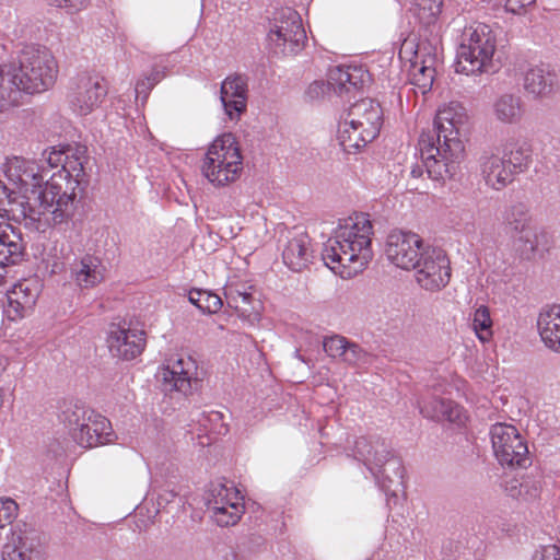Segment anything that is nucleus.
<instances>
[{
	"label": "nucleus",
	"mask_w": 560,
	"mask_h": 560,
	"mask_svg": "<svg viewBox=\"0 0 560 560\" xmlns=\"http://www.w3.org/2000/svg\"><path fill=\"white\" fill-rule=\"evenodd\" d=\"M369 73L362 67H335L329 70L327 83L323 81H315L310 84L306 90V96L310 100H316L325 95V93L332 89L338 95L349 94L351 92L360 91L369 81Z\"/></svg>",
	"instance_id": "obj_12"
},
{
	"label": "nucleus",
	"mask_w": 560,
	"mask_h": 560,
	"mask_svg": "<svg viewBox=\"0 0 560 560\" xmlns=\"http://www.w3.org/2000/svg\"><path fill=\"white\" fill-rule=\"evenodd\" d=\"M90 413H95L93 410L86 409L84 406L73 405L69 406L62 411L61 420L69 429L71 436L73 432H78L90 420Z\"/></svg>",
	"instance_id": "obj_39"
},
{
	"label": "nucleus",
	"mask_w": 560,
	"mask_h": 560,
	"mask_svg": "<svg viewBox=\"0 0 560 560\" xmlns=\"http://www.w3.org/2000/svg\"><path fill=\"white\" fill-rule=\"evenodd\" d=\"M372 234L373 225L366 213H355L342 220L325 245L323 259L326 266L345 279L361 272L373 257Z\"/></svg>",
	"instance_id": "obj_2"
},
{
	"label": "nucleus",
	"mask_w": 560,
	"mask_h": 560,
	"mask_svg": "<svg viewBox=\"0 0 560 560\" xmlns=\"http://www.w3.org/2000/svg\"><path fill=\"white\" fill-rule=\"evenodd\" d=\"M506 232L513 238L515 250L522 259H530L537 249L536 228L529 209L522 202L509 207L503 215Z\"/></svg>",
	"instance_id": "obj_8"
},
{
	"label": "nucleus",
	"mask_w": 560,
	"mask_h": 560,
	"mask_svg": "<svg viewBox=\"0 0 560 560\" xmlns=\"http://www.w3.org/2000/svg\"><path fill=\"white\" fill-rule=\"evenodd\" d=\"M311 240L306 233H299L288 241L282 253L283 262L293 271L300 272L313 258Z\"/></svg>",
	"instance_id": "obj_28"
},
{
	"label": "nucleus",
	"mask_w": 560,
	"mask_h": 560,
	"mask_svg": "<svg viewBox=\"0 0 560 560\" xmlns=\"http://www.w3.org/2000/svg\"><path fill=\"white\" fill-rule=\"evenodd\" d=\"M504 490L513 499L529 501L536 499L541 490L540 482L529 476L512 478L505 482Z\"/></svg>",
	"instance_id": "obj_36"
},
{
	"label": "nucleus",
	"mask_w": 560,
	"mask_h": 560,
	"mask_svg": "<svg viewBox=\"0 0 560 560\" xmlns=\"http://www.w3.org/2000/svg\"><path fill=\"white\" fill-rule=\"evenodd\" d=\"M467 121L468 115L460 103L451 102L438 110L432 129L419 137L421 164L411 168L413 179L422 177L424 170L433 180H445L457 173L465 153L460 133Z\"/></svg>",
	"instance_id": "obj_1"
},
{
	"label": "nucleus",
	"mask_w": 560,
	"mask_h": 560,
	"mask_svg": "<svg viewBox=\"0 0 560 560\" xmlns=\"http://www.w3.org/2000/svg\"><path fill=\"white\" fill-rule=\"evenodd\" d=\"M350 126L366 130V136L378 135L383 124L381 105L372 98H362L352 104L343 116Z\"/></svg>",
	"instance_id": "obj_21"
},
{
	"label": "nucleus",
	"mask_w": 560,
	"mask_h": 560,
	"mask_svg": "<svg viewBox=\"0 0 560 560\" xmlns=\"http://www.w3.org/2000/svg\"><path fill=\"white\" fill-rule=\"evenodd\" d=\"M37 293L26 283H18L7 294L4 314L10 320L23 318L35 305Z\"/></svg>",
	"instance_id": "obj_29"
},
{
	"label": "nucleus",
	"mask_w": 560,
	"mask_h": 560,
	"mask_svg": "<svg viewBox=\"0 0 560 560\" xmlns=\"http://www.w3.org/2000/svg\"><path fill=\"white\" fill-rule=\"evenodd\" d=\"M472 328L480 341H489L492 337V319L486 305L478 306L474 312Z\"/></svg>",
	"instance_id": "obj_40"
},
{
	"label": "nucleus",
	"mask_w": 560,
	"mask_h": 560,
	"mask_svg": "<svg viewBox=\"0 0 560 560\" xmlns=\"http://www.w3.org/2000/svg\"><path fill=\"white\" fill-rule=\"evenodd\" d=\"M448 399L440 398V397H429L423 398L421 401H419V408L420 412L423 417L435 420V421H442L443 419V408H445Z\"/></svg>",
	"instance_id": "obj_42"
},
{
	"label": "nucleus",
	"mask_w": 560,
	"mask_h": 560,
	"mask_svg": "<svg viewBox=\"0 0 560 560\" xmlns=\"http://www.w3.org/2000/svg\"><path fill=\"white\" fill-rule=\"evenodd\" d=\"M48 5L66 10L67 13L73 14L84 10L90 0H46Z\"/></svg>",
	"instance_id": "obj_50"
},
{
	"label": "nucleus",
	"mask_w": 560,
	"mask_h": 560,
	"mask_svg": "<svg viewBox=\"0 0 560 560\" xmlns=\"http://www.w3.org/2000/svg\"><path fill=\"white\" fill-rule=\"evenodd\" d=\"M7 364H8L7 358L0 355V372H3L5 370Z\"/></svg>",
	"instance_id": "obj_56"
},
{
	"label": "nucleus",
	"mask_w": 560,
	"mask_h": 560,
	"mask_svg": "<svg viewBox=\"0 0 560 560\" xmlns=\"http://www.w3.org/2000/svg\"><path fill=\"white\" fill-rule=\"evenodd\" d=\"M502 156L514 177L526 172L532 164V149L524 141L506 144Z\"/></svg>",
	"instance_id": "obj_34"
},
{
	"label": "nucleus",
	"mask_w": 560,
	"mask_h": 560,
	"mask_svg": "<svg viewBox=\"0 0 560 560\" xmlns=\"http://www.w3.org/2000/svg\"><path fill=\"white\" fill-rule=\"evenodd\" d=\"M378 135L366 136V130L359 126H350L348 120H343L339 124L338 139L343 151L348 153H355L361 148H364L368 143L372 142Z\"/></svg>",
	"instance_id": "obj_33"
},
{
	"label": "nucleus",
	"mask_w": 560,
	"mask_h": 560,
	"mask_svg": "<svg viewBox=\"0 0 560 560\" xmlns=\"http://www.w3.org/2000/svg\"><path fill=\"white\" fill-rule=\"evenodd\" d=\"M537 328L544 343L548 348L555 346L560 334V305L544 308L539 313Z\"/></svg>",
	"instance_id": "obj_35"
},
{
	"label": "nucleus",
	"mask_w": 560,
	"mask_h": 560,
	"mask_svg": "<svg viewBox=\"0 0 560 560\" xmlns=\"http://www.w3.org/2000/svg\"><path fill=\"white\" fill-rule=\"evenodd\" d=\"M243 166L241 149L233 133H223L209 145L200 170L202 175L217 187L225 186L240 175Z\"/></svg>",
	"instance_id": "obj_6"
},
{
	"label": "nucleus",
	"mask_w": 560,
	"mask_h": 560,
	"mask_svg": "<svg viewBox=\"0 0 560 560\" xmlns=\"http://www.w3.org/2000/svg\"><path fill=\"white\" fill-rule=\"evenodd\" d=\"M106 268L101 258L85 254L73 265L72 273L82 289L94 288L105 279Z\"/></svg>",
	"instance_id": "obj_26"
},
{
	"label": "nucleus",
	"mask_w": 560,
	"mask_h": 560,
	"mask_svg": "<svg viewBox=\"0 0 560 560\" xmlns=\"http://www.w3.org/2000/svg\"><path fill=\"white\" fill-rule=\"evenodd\" d=\"M197 364L190 358H179L171 365L163 366L156 374L164 392L177 390L185 395L191 390L192 376L196 374Z\"/></svg>",
	"instance_id": "obj_19"
},
{
	"label": "nucleus",
	"mask_w": 560,
	"mask_h": 560,
	"mask_svg": "<svg viewBox=\"0 0 560 560\" xmlns=\"http://www.w3.org/2000/svg\"><path fill=\"white\" fill-rule=\"evenodd\" d=\"M225 298L228 306L234 308L242 317H249L255 311V306L253 305L255 301L253 294L249 292H242L230 287L225 291Z\"/></svg>",
	"instance_id": "obj_38"
},
{
	"label": "nucleus",
	"mask_w": 560,
	"mask_h": 560,
	"mask_svg": "<svg viewBox=\"0 0 560 560\" xmlns=\"http://www.w3.org/2000/svg\"><path fill=\"white\" fill-rule=\"evenodd\" d=\"M462 38L456 54V72L467 75L493 72V56L497 49L493 30L487 24L478 23L465 28Z\"/></svg>",
	"instance_id": "obj_5"
},
{
	"label": "nucleus",
	"mask_w": 560,
	"mask_h": 560,
	"mask_svg": "<svg viewBox=\"0 0 560 560\" xmlns=\"http://www.w3.org/2000/svg\"><path fill=\"white\" fill-rule=\"evenodd\" d=\"M2 560H45L44 549L35 535L23 534L4 546Z\"/></svg>",
	"instance_id": "obj_30"
},
{
	"label": "nucleus",
	"mask_w": 560,
	"mask_h": 560,
	"mask_svg": "<svg viewBox=\"0 0 560 560\" xmlns=\"http://www.w3.org/2000/svg\"><path fill=\"white\" fill-rule=\"evenodd\" d=\"M536 0H506L505 10L513 14H523L526 7L532 5Z\"/></svg>",
	"instance_id": "obj_53"
},
{
	"label": "nucleus",
	"mask_w": 560,
	"mask_h": 560,
	"mask_svg": "<svg viewBox=\"0 0 560 560\" xmlns=\"http://www.w3.org/2000/svg\"><path fill=\"white\" fill-rule=\"evenodd\" d=\"M188 300L199 308V305L201 304V289H191L188 292Z\"/></svg>",
	"instance_id": "obj_55"
},
{
	"label": "nucleus",
	"mask_w": 560,
	"mask_h": 560,
	"mask_svg": "<svg viewBox=\"0 0 560 560\" xmlns=\"http://www.w3.org/2000/svg\"><path fill=\"white\" fill-rule=\"evenodd\" d=\"M424 246L422 238L411 232L394 231L386 242V256L394 265L410 270L422 256Z\"/></svg>",
	"instance_id": "obj_14"
},
{
	"label": "nucleus",
	"mask_w": 560,
	"mask_h": 560,
	"mask_svg": "<svg viewBox=\"0 0 560 560\" xmlns=\"http://www.w3.org/2000/svg\"><path fill=\"white\" fill-rule=\"evenodd\" d=\"M281 33H288L293 36L294 40L290 43H296V40H306V33L302 24L300 14L290 8L281 9L277 11L269 22V31L267 34H278L276 42Z\"/></svg>",
	"instance_id": "obj_27"
},
{
	"label": "nucleus",
	"mask_w": 560,
	"mask_h": 560,
	"mask_svg": "<svg viewBox=\"0 0 560 560\" xmlns=\"http://www.w3.org/2000/svg\"><path fill=\"white\" fill-rule=\"evenodd\" d=\"M478 171L488 188L500 191L514 182V176L502 155L483 152L478 160Z\"/></svg>",
	"instance_id": "obj_20"
},
{
	"label": "nucleus",
	"mask_w": 560,
	"mask_h": 560,
	"mask_svg": "<svg viewBox=\"0 0 560 560\" xmlns=\"http://www.w3.org/2000/svg\"><path fill=\"white\" fill-rule=\"evenodd\" d=\"M373 355L360 345L349 341L342 362L351 366H362L372 362Z\"/></svg>",
	"instance_id": "obj_41"
},
{
	"label": "nucleus",
	"mask_w": 560,
	"mask_h": 560,
	"mask_svg": "<svg viewBox=\"0 0 560 560\" xmlns=\"http://www.w3.org/2000/svg\"><path fill=\"white\" fill-rule=\"evenodd\" d=\"M25 254L22 233L10 223H0V267L19 264Z\"/></svg>",
	"instance_id": "obj_24"
},
{
	"label": "nucleus",
	"mask_w": 560,
	"mask_h": 560,
	"mask_svg": "<svg viewBox=\"0 0 560 560\" xmlns=\"http://www.w3.org/2000/svg\"><path fill=\"white\" fill-rule=\"evenodd\" d=\"M18 504L12 499H0V528L11 524L16 516Z\"/></svg>",
	"instance_id": "obj_48"
},
{
	"label": "nucleus",
	"mask_w": 560,
	"mask_h": 560,
	"mask_svg": "<svg viewBox=\"0 0 560 560\" xmlns=\"http://www.w3.org/2000/svg\"><path fill=\"white\" fill-rule=\"evenodd\" d=\"M67 153L62 168L50 176L45 183L43 190L37 195L35 201L42 215L51 214L54 224L67 222L73 215L75 194L71 186V177L79 183V177L83 175V163L78 159H71L73 155Z\"/></svg>",
	"instance_id": "obj_3"
},
{
	"label": "nucleus",
	"mask_w": 560,
	"mask_h": 560,
	"mask_svg": "<svg viewBox=\"0 0 560 560\" xmlns=\"http://www.w3.org/2000/svg\"><path fill=\"white\" fill-rule=\"evenodd\" d=\"M164 78V71L158 68H153L151 72L143 79H140L136 83V95L145 101L149 96L150 91Z\"/></svg>",
	"instance_id": "obj_43"
},
{
	"label": "nucleus",
	"mask_w": 560,
	"mask_h": 560,
	"mask_svg": "<svg viewBox=\"0 0 560 560\" xmlns=\"http://www.w3.org/2000/svg\"><path fill=\"white\" fill-rule=\"evenodd\" d=\"M16 84L23 94H39L49 90L56 82L58 65L50 50L39 45L24 46L12 63Z\"/></svg>",
	"instance_id": "obj_4"
},
{
	"label": "nucleus",
	"mask_w": 560,
	"mask_h": 560,
	"mask_svg": "<svg viewBox=\"0 0 560 560\" xmlns=\"http://www.w3.org/2000/svg\"><path fill=\"white\" fill-rule=\"evenodd\" d=\"M558 340L555 342V346H550V349L553 351H560V334L557 336Z\"/></svg>",
	"instance_id": "obj_57"
},
{
	"label": "nucleus",
	"mask_w": 560,
	"mask_h": 560,
	"mask_svg": "<svg viewBox=\"0 0 560 560\" xmlns=\"http://www.w3.org/2000/svg\"><path fill=\"white\" fill-rule=\"evenodd\" d=\"M407 52V44L404 45V47L400 49V54Z\"/></svg>",
	"instance_id": "obj_59"
},
{
	"label": "nucleus",
	"mask_w": 560,
	"mask_h": 560,
	"mask_svg": "<svg viewBox=\"0 0 560 560\" xmlns=\"http://www.w3.org/2000/svg\"><path fill=\"white\" fill-rule=\"evenodd\" d=\"M492 107L495 119L505 125L520 124L526 112L522 96L513 93L500 95Z\"/></svg>",
	"instance_id": "obj_31"
},
{
	"label": "nucleus",
	"mask_w": 560,
	"mask_h": 560,
	"mask_svg": "<svg viewBox=\"0 0 560 560\" xmlns=\"http://www.w3.org/2000/svg\"><path fill=\"white\" fill-rule=\"evenodd\" d=\"M116 438L109 420L100 413H90V420L72 436L77 444L85 448L112 443Z\"/></svg>",
	"instance_id": "obj_22"
},
{
	"label": "nucleus",
	"mask_w": 560,
	"mask_h": 560,
	"mask_svg": "<svg viewBox=\"0 0 560 560\" xmlns=\"http://www.w3.org/2000/svg\"><path fill=\"white\" fill-rule=\"evenodd\" d=\"M206 504L219 526L235 525L245 509L240 491L221 482L211 483L206 494Z\"/></svg>",
	"instance_id": "obj_11"
},
{
	"label": "nucleus",
	"mask_w": 560,
	"mask_h": 560,
	"mask_svg": "<svg viewBox=\"0 0 560 560\" xmlns=\"http://www.w3.org/2000/svg\"><path fill=\"white\" fill-rule=\"evenodd\" d=\"M278 34H267V50L273 57H287L299 54L305 45L306 40H296V43H290L294 40L293 36L288 33H281L280 38L276 42Z\"/></svg>",
	"instance_id": "obj_37"
},
{
	"label": "nucleus",
	"mask_w": 560,
	"mask_h": 560,
	"mask_svg": "<svg viewBox=\"0 0 560 560\" xmlns=\"http://www.w3.org/2000/svg\"><path fill=\"white\" fill-rule=\"evenodd\" d=\"M68 152H71L70 149L67 150H56L52 148L50 151H44L43 156L51 168H56L61 166L65 162L66 155Z\"/></svg>",
	"instance_id": "obj_51"
},
{
	"label": "nucleus",
	"mask_w": 560,
	"mask_h": 560,
	"mask_svg": "<svg viewBox=\"0 0 560 560\" xmlns=\"http://www.w3.org/2000/svg\"><path fill=\"white\" fill-rule=\"evenodd\" d=\"M177 493L173 490H163L161 493H159L156 503L160 509H164L168 503H171Z\"/></svg>",
	"instance_id": "obj_54"
},
{
	"label": "nucleus",
	"mask_w": 560,
	"mask_h": 560,
	"mask_svg": "<svg viewBox=\"0 0 560 560\" xmlns=\"http://www.w3.org/2000/svg\"><path fill=\"white\" fill-rule=\"evenodd\" d=\"M349 340L340 335L327 337L323 341L324 351L332 359L342 361Z\"/></svg>",
	"instance_id": "obj_44"
},
{
	"label": "nucleus",
	"mask_w": 560,
	"mask_h": 560,
	"mask_svg": "<svg viewBox=\"0 0 560 560\" xmlns=\"http://www.w3.org/2000/svg\"><path fill=\"white\" fill-rule=\"evenodd\" d=\"M524 89L535 97H547L558 89V77L549 66L529 68L524 77Z\"/></svg>",
	"instance_id": "obj_25"
},
{
	"label": "nucleus",
	"mask_w": 560,
	"mask_h": 560,
	"mask_svg": "<svg viewBox=\"0 0 560 560\" xmlns=\"http://www.w3.org/2000/svg\"><path fill=\"white\" fill-rule=\"evenodd\" d=\"M413 3L425 18L434 19L441 13L443 0H413Z\"/></svg>",
	"instance_id": "obj_49"
},
{
	"label": "nucleus",
	"mask_w": 560,
	"mask_h": 560,
	"mask_svg": "<svg viewBox=\"0 0 560 560\" xmlns=\"http://www.w3.org/2000/svg\"><path fill=\"white\" fill-rule=\"evenodd\" d=\"M431 45L419 43L410 58L409 83L419 89L422 94L432 89L435 77V55L431 54Z\"/></svg>",
	"instance_id": "obj_18"
},
{
	"label": "nucleus",
	"mask_w": 560,
	"mask_h": 560,
	"mask_svg": "<svg viewBox=\"0 0 560 560\" xmlns=\"http://www.w3.org/2000/svg\"><path fill=\"white\" fill-rule=\"evenodd\" d=\"M354 457L362 460L372 475L393 481L401 479L404 467L399 458L392 453L389 445L380 436H360L354 443Z\"/></svg>",
	"instance_id": "obj_7"
},
{
	"label": "nucleus",
	"mask_w": 560,
	"mask_h": 560,
	"mask_svg": "<svg viewBox=\"0 0 560 560\" xmlns=\"http://www.w3.org/2000/svg\"><path fill=\"white\" fill-rule=\"evenodd\" d=\"M490 435L494 455L502 466L526 468L530 465L527 444L514 425L495 423Z\"/></svg>",
	"instance_id": "obj_9"
},
{
	"label": "nucleus",
	"mask_w": 560,
	"mask_h": 560,
	"mask_svg": "<svg viewBox=\"0 0 560 560\" xmlns=\"http://www.w3.org/2000/svg\"><path fill=\"white\" fill-rule=\"evenodd\" d=\"M410 189L411 190H419V187L417 185L410 184Z\"/></svg>",
	"instance_id": "obj_60"
},
{
	"label": "nucleus",
	"mask_w": 560,
	"mask_h": 560,
	"mask_svg": "<svg viewBox=\"0 0 560 560\" xmlns=\"http://www.w3.org/2000/svg\"><path fill=\"white\" fill-rule=\"evenodd\" d=\"M223 303L219 295L207 290L201 289V304L199 310L203 313L214 314L219 312Z\"/></svg>",
	"instance_id": "obj_46"
},
{
	"label": "nucleus",
	"mask_w": 560,
	"mask_h": 560,
	"mask_svg": "<svg viewBox=\"0 0 560 560\" xmlns=\"http://www.w3.org/2000/svg\"><path fill=\"white\" fill-rule=\"evenodd\" d=\"M533 560H560V550L555 545L545 546L534 555Z\"/></svg>",
	"instance_id": "obj_52"
},
{
	"label": "nucleus",
	"mask_w": 560,
	"mask_h": 560,
	"mask_svg": "<svg viewBox=\"0 0 560 560\" xmlns=\"http://www.w3.org/2000/svg\"><path fill=\"white\" fill-rule=\"evenodd\" d=\"M248 79L244 74H231L221 83L220 100L231 120L238 119L247 108Z\"/></svg>",
	"instance_id": "obj_17"
},
{
	"label": "nucleus",
	"mask_w": 560,
	"mask_h": 560,
	"mask_svg": "<svg viewBox=\"0 0 560 560\" xmlns=\"http://www.w3.org/2000/svg\"><path fill=\"white\" fill-rule=\"evenodd\" d=\"M23 92L16 84L14 66H0V113L7 112L21 103Z\"/></svg>",
	"instance_id": "obj_32"
},
{
	"label": "nucleus",
	"mask_w": 560,
	"mask_h": 560,
	"mask_svg": "<svg viewBox=\"0 0 560 560\" xmlns=\"http://www.w3.org/2000/svg\"><path fill=\"white\" fill-rule=\"evenodd\" d=\"M445 408H443V419L442 421H447L450 423H454L457 425H464L467 420V415L462 406L457 402L448 399L445 401Z\"/></svg>",
	"instance_id": "obj_45"
},
{
	"label": "nucleus",
	"mask_w": 560,
	"mask_h": 560,
	"mask_svg": "<svg viewBox=\"0 0 560 560\" xmlns=\"http://www.w3.org/2000/svg\"><path fill=\"white\" fill-rule=\"evenodd\" d=\"M107 85L103 78L82 73L78 75L70 95V103L80 115H88L103 102Z\"/></svg>",
	"instance_id": "obj_15"
},
{
	"label": "nucleus",
	"mask_w": 560,
	"mask_h": 560,
	"mask_svg": "<svg viewBox=\"0 0 560 560\" xmlns=\"http://www.w3.org/2000/svg\"><path fill=\"white\" fill-rule=\"evenodd\" d=\"M3 400H4V390L2 388H0V408L3 405Z\"/></svg>",
	"instance_id": "obj_58"
},
{
	"label": "nucleus",
	"mask_w": 560,
	"mask_h": 560,
	"mask_svg": "<svg viewBox=\"0 0 560 560\" xmlns=\"http://www.w3.org/2000/svg\"><path fill=\"white\" fill-rule=\"evenodd\" d=\"M200 422L205 428L209 424L210 431L217 434H225L228 432V428L223 422V415L219 411H210L207 415H203Z\"/></svg>",
	"instance_id": "obj_47"
},
{
	"label": "nucleus",
	"mask_w": 560,
	"mask_h": 560,
	"mask_svg": "<svg viewBox=\"0 0 560 560\" xmlns=\"http://www.w3.org/2000/svg\"><path fill=\"white\" fill-rule=\"evenodd\" d=\"M107 346L114 358L132 360L140 355L145 347V334L120 325H110Z\"/></svg>",
	"instance_id": "obj_16"
},
{
	"label": "nucleus",
	"mask_w": 560,
	"mask_h": 560,
	"mask_svg": "<svg viewBox=\"0 0 560 560\" xmlns=\"http://www.w3.org/2000/svg\"><path fill=\"white\" fill-rule=\"evenodd\" d=\"M3 215L39 221L42 213L38 206L31 205L30 199L25 201L24 196L0 180V217Z\"/></svg>",
	"instance_id": "obj_23"
},
{
	"label": "nucleus",
	"mask_w": 560,
	"mask_h": 560,
	"mask_svg": "<svg viewBox=\"0 0 560 560\" xmlns=\"http://www.w3.org/2000/svg\"><path fill=\"white\" fill-rule=\"evenodd\" d=\"M416 272L418 284L431 292H436L445 288L451 280V262L445 253L440 247L427 246L420 255L419 261L412 268Z\"/></svg>",
	"instance_id": "obj_10"
},
{
	"label": "nucleus",
	"mask_w": 560,
	"mask_h": 560,
	"mask_svg": "<svg viewBox=\"0 0 560 560\" xmlns=\"http://www.w3.org/2000/svg\"><path fill=\"white\" fill-rule=\"evenodd\" d=\"M5 177L9 182L25 192L31 191L30 202L38 206L35 201L37 195L43 190L42 185L46 177V172L35 161L20 156H13L7 160L3 165ZM27 201L28 197H24Z\"/></svg>",
	"instance_id": "obj_13"
}]
</instances>
